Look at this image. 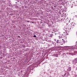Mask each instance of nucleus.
<instances>
[{
  "label": "nucleus",
  "instance_id": "obj_15",
  "mask_svg": "<svg viewBox=\"0 0 77 77\" xmlns=\"http://www.w3.org/2000/svg\"><path fill=\"white\" fill-rule=\"evenodd\" d=\"M69 54H71V53H69Z\"/></svg>",
  "mask_w": 77,
  "mask_h": 77
},
{
  "label": "nucleus",
  "instance_id": "obj_7",
  "mask_svg": "<svg viewBox=\"0 0 77 77\" xmlns=\"http://www.w3.org/2000/svg\"><path fill=\"white\" fill-rule=\"evenodd\" d=\"M70 6L71 7V8H72L73 7V4H71L70 5Z\"/></svg>",
  "mask_w": 77,
  "mask_h": 77
},
{
  "label": "nucleus",
  "instance_id": "obj_19",
  "mask_svg": "<svg viewBox=\"0 0 77 77\" xmlns=\"http://www.w3.org/2000/svg\"><path fill=\"white\" fill-rule=\"evenodd\" d=\"M16 3H17V2H16Z\"/></svg>",
  "mask_w": 77,
  "mask_h": 77
},
{
  "label": "nucleus",
  "instance_id": "obj_2",
  "mask_svg": "<svg viewBox=\"0 0 77 77\" xmlns=\"http://www.w3.org/2000/svg\"><path fill=\"white\" fill-rule=\"evenodd\" d=\"M70 48H71L72 49H74V48H77V47L76 46H71L69 47Z\"/></svg>",
  "mask_w": 77,
  "mask_h": 77
},
{
  "label": "nucleus",
  "instance_id": "obj_9",
  "mask_svg": "<svg viewBox=\"0 0 77 77\" xmlns=\"http://www.w3.org/2000/svg\"><path fill=\"white\" fill-rule=\"evenodd\" d=\"M22 47H23V48H26V46H25V45H23Z\"/></svg>",
  "mask_w": 77,
  "mask_h": 77
},
{
  "label": "nucleus",
  "instance_id": "obj_18",
  "mask_svg": "<svg viewBox=\"0 0 77 77\" xmlns=\"http://www.w3.org/2000/svg\"><path fill=\"white\" fill-rule=\"evenodd\" d=\"M55 35H56V33H55Z\"/></svg>",
  "mask_w": 77,
  "mask_h": 77
},
{
  "label": "nucleus",
  "instance_id": "obj_3",
  "mask_svg": "<svg viewBox=\"0 0 77 77\" xmlns=\"http://www.w3.org/2000/svg\"><path fill=\"white\" fill-rule=\"evenodd\" d=\"M48 36H49V37H53V35L52 34H48Z\"/></svg>",
  "mask_w": 77,
  "mask_h": 77
},
{
  "label": "nucleus",
  "instance_id": "obj_13",
  "mask_svg": "<svg viewBox=\"0 0 77 77\" xmlns=\"http://www.w3.org/2000/svg\"><path fill=\"white\" fill-rule=\"evenodd\" d=\"M54 41H56V39H54Z\"/></svg>",
  "mask_w": 77,
  "mask_h": 77
},
{
  "label": "nucleus",
  "instance_id": "obj_4",
  "mask_svg": "<svg viewBox=\"0 0 77 77\" xmlns=\"http://www.w3.org/2000/svg\"><path fill=\"white\" fill-rule=\"evenodd\" d=\"M71 67H69L67 69V71H70L71 70Z\"/></svg>",
  "mask_w": 77,
  "mask_h": 77
},
{
  "label": "nucleus",
  "instance_id": "obj_1",
  "mask_svg": "<svg viewBox=\"0 0 77 77\" xmlns=\"http://www.w3.org/2000/svg\"><path fill=\"white\" fill-rule=\"evenodd\" d=\"M68 21V18L66 17H65L63 18H62L61 20V21H63V22H65Z\"/></svg>",
  "mask_w": 77,
  "mask_h": 77
},
{
  "label": "nucleus",
  "instance_id": "obj_16",
  "mask_svg": "<svg viewBox=\"0 0 77 77\" xmlns=\"http://www.w3.org/2000/svg\"><path fill=\"white\" fill-rule=\"evenodd\" d=\"M52 33H53V32H52Z\"/></svg>",
  "mask_w": 77,
  "mask_h": 77
},
{
  "label": "nucleus",
  "instance_id": "obj_8",
  "mask_svg": "<svg viewBox=\"0 0 77 77\" xmlns=\"http://www.w3.org/2000/svg\"><path fill=\"white\" fill-rule=\"evenodd\" d=\"M60 42H59V40H57V43L58 44V43H60Z\"/></svg>",
  "mask_w": 77,
  "mask_h": 77
},
{
  "label": "nucleus",
  "instance_id": "obj_11",
  "mask_svg": "<svg viewBox=\"0 0 77 77\" xmlns=\"http://www.w3.org/2000/svg\"><path fill=\"white\" fill-rule=\"evenodd\" d=\"M33 37H34V38H36V35H34Z\"/></svg>",
  "mask_w": 77,
  "mask_h": 77
},
{
  "label": "nucleus",
  "instance_id": "obj_14",
  "mask_svg": "<svg viewBox=\"0 0 77 77\" xmlns=\"http://www.w3.org/2000/svg\"><path fill=\"white\" fill-rule=\"evenodd\" d=\"M66 73H65L64 75V76H65V75H66Z\"/></svg>",
  "mask_w": 77,
  "mask_h": 77
},
{
  "label": "nucleus",
  "instance_id": "obj_5",
  "mask_svg": "<svg viewBox=\"0 0 77 77\" xmlns=\"http://www.w3.org/2000/svg\"><path fill=\"white\" fill-rule=\"evenodd\" d=\"M69 75V72H67V77H68Z\"/></svg>",
  "mask_w": 77,
  "mask_h": 77
},
{
  "label": "nucleus",
  "instance_id": "obj_10",
  "mask_svg": "<svg viewBox=\"0 0 77 77\" xmlns=\"http://www.w3.org/2000/svg\"><path fill=\"white\" fill-rule=\"evenodd\" d=\"M48 42H51V40H48Z\"/></svg>",
  "mask_w": 77,
  "mask_h": 77
},
{
  "label": "nucleus",
  "instance_id": "obj_12",
  "mask_svg": "<svg viewBox=\"0 0 77 77\" xmlns=\"http://www.w3.org/2000/svg\"><path fill=\"white\" fill-rule=\"evenodd\" d=\"M54 8H56V5H54Z\"/></svg>",
  "mask_w": 77,
  "mask_h": 77
},
{
  "label": "nucleus",
  "instance_id": "obj_17",
  "mask_svg": "<svg viewBox=\"0 0 77 77\" xmlns=\"http://www.w3.org/2000/svg\"><path fill=\"white\" fill-rule=\"evenodd\" d=\"M62 40H63V39H62Z\"/></svg>",
  "mask_w": 77,
  "mask_h": 77
},
{
  "label": "nucleus",
  "instance_id": "obj_6",
  "mask_svg": "<svg viewBox=\"0 0 77 77\" xmlns=\"http://www.w3.org/2000/svg\"><path fill=\"white\" fill-rule=\"evenodd\" d=\"M74 62H75V63H77V58L75 59V60H74Z\"/></svg>",
  "mask_w": 77,
  "mask_h": 77
}]
</instances>
